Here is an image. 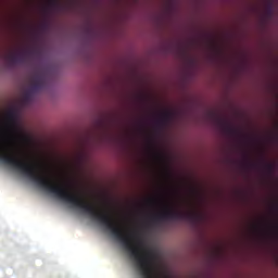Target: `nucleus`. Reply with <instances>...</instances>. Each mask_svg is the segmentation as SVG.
I'll return each mask as SVG.
<instances>
[{
	"label": "nucleus",
	"instance_id": "f257e3e1",
	"mask_svg": "<svg viewBox=\"0 0 278 278\" xmlns=\"http://www.w3.org/2000/svg\"><path fill=\"white\" fill-rule=\"evenodd\" d=\"M173 220H189V223H199V213L194 211L181 212L168 210L153 215L149 218L150 225H160L162 223H173Z\"/></svg>",
	"mask_w": 278,
	"mask_h": 278
},
{
	"label": "nucleus",
	"instance_id": "f03ea898",
	"mask_svg": "<svg viewBox=\"0 0 278 278\" xmlns=\"http://www.w3.org/2000/svg\"><path fill=\"white\" fill-rule=\"evenodd\" d=\"M7 118L11 124V134L13 138L9 139L8 147H5V149H10V147H12L15 151H20L18 144H29L30 139L27 135L21 131V128H18V124H16L17 115L14 110H10L7 113Z\"/></svg>",
	"mask_w": 278,
	"mask_h": 278
},
{
	"label": "nucleus",
	"instance_id": "7ed1b4c3",
	"mask_svg": "<svg viewBox=\"0 0 278 278\" xmlns=\"http://www.w3.org/2000/svg\"><path fill=\"white\" fill-rule=\"evenodd\" d=\"M45 86H47V76L42 73L35 74L31 79V86L29 90H27L23 94L24 103H31V100L34 99V93L43 90Z\"/></svg>",
	"mask_w": 278,
	"mask_h": 278
},
{
	"label": "nucleus",
	"instance_id": "20e7f679",
	"mask_svg": "<svg viewBox=\"0 0 278 278\" xmlns=\"http://www.w3.org/2000/svg\"><path fill=\"white\" fill-rule=\"evenodd\" d=\"M219 125H222L224 134H226L228 138H232L233 140H238V138H247V136H244L238 128L231 126V123L228 121L223 119Z\"/></svg>",
	"mask_w": 278,
	"mask_h": 278
},
{
	"label": "nucleus",
	"instance_id": "39448f33",
	"mask_svg": "<svg viewBox=\"0 0 278 278\" xmlns=\"http://www.w3.org/2000/svg\"><path fill=\"white\" fill-rule=\"evenodd\" d=\"M27 52H11L4 55V60L9 66H16L25 60Z\"/></svg>",
	"mask_w": 278,
	"mask_h": 278
},
{
	"label": "nucleus",
	"instance_id": "423d86ee",
	"mask_svg": "<svg viewBox=\"0 0 278 278\" xmlns=\"http://www.w3.org/2000/svg\"><path fill=\"white\" fill-rule=\"evenodd\" d=\"M175 121V112L164 111L156 119L157 127H168Z\"/></svg>",
	"mask_w": 278,
	"mask_h": 278
},
{
	"label": "nucleus",
	"instance_id": "0eeeda50",
	"mask_svg": "<svg viewBox=\"0 0 278 278\" xmlns=\"http://www.w3.org/2000/svg\"><path fill=\"white\" fill-rule=\"evenodd\" d=\"M270 212L274 214V216H278V202L275 201L271 206H270ZM273 229L274 231H277L278 230V222L277 219L275 220L274 225H273Z\"/></svg>",
	"mask_w": 278,
	"mask_h": 278
},
{
	"label": "nucleus",
	"instance_id": "6e6552de",
	"mask_svg": "<svg viewBox=\"0 0 278 278\" xmlns=\"http://www.w3.org/2000/svg\"><path fill=\"white\" fill-rule=\"evenodd\" d=\"M242 165L243 168H257V164L251 162V159H249V156H244Z\"/></svg>",
	"mask_w": 278,
	"mask_h": 278
},
{
	"label": "nucleus",
	"instance_id": "1a4fd4ad",
	"mask_svg": "<svg viewBox=\"0 0 278 278\" xmlns=\"http://www.w3.org/2000/svg\"><path fill=\"white\" fill-rule=\"evenodd\" d=\"M265 170L269 173V175L275 170V165L273 163H265L264 164Z\"/></svg>",
	"mask_w": 278,
	"mask_h": 278
},
{
	"label": "nucleus",
	"instance_id": "9d476101",
	"mask_svg": "<svg viewBox=\"0 0 278 278\" xmlns=\"http://www.w3.org/2000/svg\"><path fill=\"white\" fill-rule=\"evenodd\" d=\"M214 47V35L212 34V28L210 31V49H211V60H212V49Z\"/></svg>",
	"mask_w": 278,
	"mask_h": 278
},
{
	"label": "nucleus",
	"instance_id": "9b49d317",
	"mask_svg": "<svg viewBox=\"0 0 278 278\" xmlns=\"http://www.w3.org/2000/svg\"><path fill=\"white\" fill-rule=\"evenodd\" d=\"M266 14H267V16H271L273 15V2H269L267 4Z\"/></svg>",
	"mask_w": 278,
	"mask_h": 278
},
{
	"label": "nucleus",
	"instance_id": "f8f14e48",
	"mask_svg": "<svg viewBox=\"0 0 278 278\" xmlns=\"http://www.w3.org/2000/svg\"><path fill=\"white\" fill-rule=\"evenodd\" d=\"M51 8H60V4L58 3V0H52L50 2Z\"/></svg>",
	"mask_w": 278,
	"mask_h": 278
},
{
	"label": "nucleus",
	"instance_id": "ddd939ff",
	"mask_svg": "<svg viewBox=\"0 0 278 278\" xmlns=\"http://www.w3.org/2000/svg\"><path fill=\"white\" fill-rule=\"evenodd\" d=\"M155 157L159 161H164V156L161 153H155Z\"/></svg>",
	"mask_w": 278,
	"mask_h": 278
},
{
	"label": "nucleus",
	"instance_id": "4468645a",
	"mask_svg": "<svg viewBox=\"0 0 278 278\" xmlns=\"http://www.w3.org/2000/svg\"><path fill=\"white\" fill-rule=\"evenodd\" d=\"M210 188H211V204H212V188H213V186H212V180H211Z\"/></svg>",
	"mask_w": 278,
	"mask_h": 278
},
{
	"label": "nucleus",
	"instance_id": "2eb2a0df",
	"mask_svg": "<svg viewBox=\"0 0 278 278\" xmlns=\"http://www.w3.org/2000/svg\"><path fill=\"white\" fill-rule=\"evenodd\" d=\"M211 260H212V241H211Z\"/></svg>",
	"mask_w": 278,
	"mask_h": 278
},
{
	"label": "nucleus",
	"instance_id": "dca6fc26",
	"mask_svg": "<svg viewBox=\"0 0 278 278\" xmlns=\"http://www.w3.org/2000/svg\"><path fill=\"white\" fill-rule=\"evenodd\" d=\"M210 114H211V118H212V109H211V112H210Z\"/></svg>",
	"mask_w": 278,
	"mask_h": 278
},
{
	"label": "nucleus",
	"instance_id": "f3484780",
	"mask_svg": "<svg viewBox=\"0 0 278 278\" xmlns=\"http://www.w3.org/2000/svg\"><path fill=\"white\" fill-rule=\"evenodd\" d=\"M190 62H192V59H190Z\"/></svg>",
	"mask_w": 278,
	"mask_h": 278
}]
</instances>
